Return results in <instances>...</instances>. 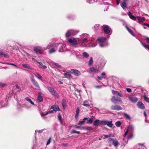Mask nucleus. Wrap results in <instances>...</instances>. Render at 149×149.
Masks as SVG:
<instances>
[{"instance_id":"33","label":"nucleus","mask_w":149,"mask_h":149,"mask_svg":"<svg viewBox=\"0 0 149 149\" xmlns=\"http://www.w3.org/2000/svg\"><path fill=\"white\" fill-rule=\"evenodd\" d=\"M34 51L36 52L37 53L41 54L42 53V51L37 48H35L34 49Z\"/></svg>"},{"instance_id":"27","label":"nucleus","mask_w":149,"mask_h":149,"mask_svg":"<svg viewBox=\"0 0 149 149\" xmlns=\"http://www.w3.org/2000/svg\"><path fill=\"white\" fill-rule=\"evenodd\" d=\"M62 105L64 109H65L66 106V101L65 99H63L62 101Z\"/></svg>"},{"instance_id":"15","label":"nucleus","mask_w":149,"mask_h":149,"mask_svg":"<svg viewBox=\"0 0 149 149\" xmlns=\"http://www.w3.org/2000/svg\"><path fill=\"white\" fill-rule=\"evenodd\" d=\"M129 99L130 101L133 103H135L138 100L137 98L133 97H129Z\"/></svg>"},{"instance_id":"48","label":"nucleus","mask_w":149,"mask_h":149,"mask_svg":"<svg viewBox=\"0 0 149 149\" xmlns=\"http://www.w3.org/2000/svg\"><path fill=\"white\" fill-rule=\"evenodd\" d=\"M96 0H87L86 1L88 3H92L96 2Z\"/></svg>"},{"instance_id":"10","label":"nucleus","mask_w":149,"mask_h":149,"mask_svg":"<svg viewBox=\"0 0 149 149\" xmlns=\"http://www.w3.org/2000/svg\"><path fill=\"white\" fill-rule=\"evenodd\" d=\"M70 72L74 75L76 76H79L81 75L80 72L77 70L72 69L70 70Z\"/></svg>"},{"instance_id":"22","label":"nucleus","mask_w":149,"mask_h":149,"mask_svg":"<svg viewBox=\"0 0 149 149\" xmlns=\"http://www.w3.org/2000/svg\"><path fill=\"white\" fill-rule=\"evenodd\" d=\"M127 4L125 1H123L121 5V6L122 8L124 9H125L127 8Z\"/></svg>"},{"instance_id":"17","label":"nucleus","mask_w":149,"mask_h":149,"mask_svg":"<svg viewBox=\"0 0 149 149\" xmlns=\"http://www.w3.org/2000/svg\"><path fill=\"white\" fill-rule=\"evenodd\" d=\"M70 30L72 36H75L79 32V31L76 30L71 29Z\"/></svg>"},{"instance_id":"58","label":"nucleus","mask_w":149,"mask_h":149,"mask_svg":"<svg viewBox=\"0 0 149 149\" xmlns=\"http://www.w3.org/2000/svg\"><path fill=\"white\" fill-rule=\"evenodd\" d=\"M111 135H104V137L103 138V139H104L105 138H108L109 137H110L111 136Z\"/></svg>"},{"instance_id":"28","label":"nucleus","mask_w":149,"mask_h":149,"mask_svg":"<svg viewBox=\"0 0 149 149\" xmlns=\"http://www.w3.org/2000/svg\"><path fill=\"white\" fill-rule=\"evenodd\" d=\"M88 118H85L83 119L82 121H80L79 122L78 124V125H81L85 123V120L87 119Z\"/></svg>"},{"instance_id":"25","label":"nucleus","mask_w":149,"mask_h":149,"mask_svg":"<svg viewBox=\"0 0 149 149\" xmlns=\"http://www.w3.org/2000/svg\"><path fill=\"white\" fill-rule=\"evenodd\" d=\"M22 65L25 68L29 69L31 70H32L33 69L32 68H31L29 64H22Z\"/></svg>"},{"instance_id":"18","label":"nucleus","mask_w":149,"mask_h":149,"mask_svg":"<svg viewBox=\"0 0 149 149\" xmlns=\"http://www.w3.org/2000/svg\"><path fill=\"white\" fill-rule=\"evenodd\" d=\"M128 15L130 18L132 19L134 21L136 20V18L134 16L132 15V13L130 12H128Z\"/></svg>"},{"instance_id":"31","label":"nucleus","mask_w":149,"mask_h":149,"mask_svg":"<svg viewBox=\"0 0 149 149\" xmlns=\"http://www.w3.org/2000/svg\"><path fill=\"white\" fill-rule=\"evenodd\" d=\"M65 78H69L71 77L70 74L69 72H66L64 74Z\"/></svg>"},{"instance_id":"44","label":"nucleus","mask_w":149,"mask_h":149,"mask_svg":"<svg viewBox=\"0 0 149 149\" xmlns=\"http://www.w3.org/2000/svg\"><path fill=\"white\" fill-rule=\"evenodd\" d=\"M76 57L79 59L80 60L82 59V56L79 54L77 53L76 54Z\"/></svg>"},{"instance_id":"19","label":"nucleus","mask_w":149,"mask_h":149,"mask_svg":"<svg viewBox=\"0 0 149 149\" xmlns=\"http://www.w3.org/2000/svg\"><path fill=\"white\" fill-rule=\"evenodd\" d=\"M54 45L52 47H53V48H52L49 50V54H52L56 52V49H57V48H56V47H54Z\"/></svg>"},{"instance_id":"1","label":"nucleus","mask_w":149,"mask_h":149,"mask_svg":"<svg viewBox=\"0 0 149 149\" xmlns=\"http://www.w3.org/2000/svg\"><path fill=\"white\" fill-rule=\"evenodd\" d=\"M78 43L81 46L84 47H95L97 45L96 41L90 38L87 33H83L80 36Z\"/></svg>"},{"instance_id":"24","label":"nucleus","mask_w":149,"mask_h":149,"mask_svg":"<svg viewBox=\"0 0 149 149\" xmlns=\"http://www.w3.org/2000/svg\"><path fill=\"white\" fill-rule=\"evenodd\" d=\"M100 121L98 119L96 120L94 122L93 125L96 127L99 125L100 124Z\"/></svg>"},{"instance_id":"2","label":"nucleus","mask_w":149,"mask_h":149,"mask_svg":"<svg viewBox=\"0 0 149 149\" xmlns=\"http://www.w3.org/2000/svg\"><path fill=\"white\" fill-rule=\"evenodd\" d=\"M54 45L55 46L54 47H56V48H59L58 52H63V49L65 48V46H64L63 44L60 43H55L52 42L49 43L45 49H49L53 46Z\"/></svg>"},{"instance_id":"41","label":"nucleus","mask_w":149,"mask_h":149,"mask_svg":"<svg viewBox=\"0 0 149 149\" xmlns=\"http://www.w3.org/2000/svg\"><path fill=\"white\" fill-rule=\"evenodd\" d=\"M107 120H102L100 121V124L102 125H106Z\"/></svg>"},{"instance_id":"47","label":"nucleus","mask_w":149,"mask_h":149,"mask_svg":"<svg viewBox=\"0 0 149 149\" xmlns=\"http://www.w3.org/2000/svg\"><path fill=\"white\" fill-rule=\"evenodd\" d=\"M37 76H36L37 78L41 80H42V76L38 73H36Z\"/></svg>"},{"instance_id":"12","label":"nucleus","mask_w":149,"mask_h":149,"mask_svg":"<svg viewBox=\"0 0 149 149\" xmlns=\"http://www.w3.org/2000/svg\"><path fill=\"white\" fill-rule=\"evenodd\" d=\"M103 1L104 4H111L112 3V0H96V2Z\"/></svg>"},{"instance_id":"62","label":"nucleus","mask_w":149,"mask_h":149,"mask_svg":"<svg viewBox=\"0 0 149 149\" xmlns=\"http://www.w3.org/2000/svg\"><path fill=\"white\" fill-rule=\"evenodd\" d=\"M112 93L113 94L116 95L117 91H113V90H112Z\"/></svg>"},{"instance_id":"35","label":"nucleus","mask_w":149,"mask_h":149,"mask_svg":"<svg viewBox=\"0 0 149 149\" xmlns=\"http://www.w3.org/2000/svg\"><path fill=\"white\" fill-rule=\"evenodd\" d=\"M82 128L87 130L91 131L93 130V128L91 127H83Z\"/></svg>"},{"instance_id":"57","label":"nucleus","mask_w":149,"mask_h":149,"mask_svg":"<svg viewBox=\"0 0 149 149\" xmlns=\"http://www.w3.org/2000/svg\"><path fill=\"white\" fill-rule=\"evenodd\" d=\"M145 100L147 102H149V98L146 96L144 97Z\"/></svg>"},{"instance_id":"56","label":"nucleus","mask_w":149,"mask_h":149,"mask_svg":"<svg viewBox=\"0 0 149 149\" xmlns=\"http://www.w3.org/2000/svg\"><path fill=\"white\" fill-rule=\"evenodd\" d=\"M44 130V129H42L40 130H36L35 131V132L36 133V132H38V133H40L43 132Z\"/></svg>"},{"instance_id":"5","label":"nucleus","mask_w":149,"mask_h":149,"mask_svg":"<svg viewBox=\"0 0 149 149\" xmlns=\"http://www.w3.org/2000/svg\"><path fill=\"white\" fill-rule=\"evenodd\" d=\"M79 38H72L68 40V42L70 44L74 46H75L79 44Z\"/></svg>"},{"instance_id":"7","label":"nucleus","mask_w":149,"mask_h":149,"mask_svg":"<svg viewBox=\"0 0 149 149\" xmlns=\"http://www.w3.org/2000/svg\"><path fill=\"white\" fill-rule=\"evenodd\" d=\"M108 142L109 143H112L115 147H117L119 144V142L115 139L109 138Z\"/></svg>"},{"instance_id":"61","label":"nucleus","mask_w":149,"mask_h":149,"mask_svg":"<svg viewBox=\"0 0 149 149\" xmlns=\"http://www.w3.org/2000/svg\"><path fill=\"white\" fill-rule=\"evenodd\" d=\"M102 87V86L101 85H98L96 86H95V88H101Z\"/></svg>"},{"instance_id":"49","label":"nucleus","mask_w":149,"mask_h":149,"mask_svg":"<svg viewBox=\"0 0 149 149\" xmlns=\"http://www.w3.org/2000/svg\"><path fill=\"white\" fill-rule=\"evenodd\" d=\"M115 101L116 102V104L118 102H122V101L120 98L118 99L116 98Z\"/></svg>"},{"instance_id":"32","label":"nucleus","mask_w":149,"mask_h":149,"mask_svg":"<svg viewBox=\"0 0 149 149\" xmlns=\"http://www.w3.org/2000/svg\"><path fill=\"white\" fill-rule=\"evenodd\" d=\"M80 109L78 107L76 110V114L75 116V118L76 119L78 118V116L79 115V112Z\"/></svg>"},{"instance_id":"23","label":"nucleus","mask_w":149,"mask_h":149,"mask_svg":"<svg viewBox=\"0 0 149 149\" xmlns=\"http://www.w3.org/2000/svg\"><path fill=\"white\" fill-rule=\"evenodd\" d=\"M106 75V73L105 72H103L100 77L98 76H97V78L98 79L100 80H102L103 78H105V76Z\"/></svg>"},{"instance_id":"13","label":"nucleus","mask_w":149,"mask_h":149,"mask_svg":"<svg viewBox=\"0 0 149 149\" xmlns=\"http://www.w3.org/2000/svg\"><path fill=\"white\" fill-rule=\"evenodd\" d=\"M136 18L138 20L137 22L141 24L142 23L146 20V18L144 17L137 16Z\"/></svg>"},{"instance_id":"21","label":"nucleus","mask_w":149,"mask_h":149,"mask_svg":"<svg viewBox=\"0 0 149 149\" xmlns=\"http://www.w3.org/2000/svg\"><path fill=\"white\" fill-rule=\"evenodd\" d=\"M101 26H100V25L98 24H95L94 27V30L96 31H98L100 29V28L101 27Z\"/></svg>"},{"instance_id":"42","label":"nucleus","mask_w":149,"mask_h":149,"mask_svg":"<svg viewBox=\"0 0 149 149\" xmlns=\"http://www.w3.org/2000/svg\"><path fill=\"white\" fill-rule=\"evenodd\" d=\"M93 62V58L92 57H91L89 59V61L88 62V64L89 65H91Z\"/></svg>"},{"instance_id":"34","label":"nucleus","mask_w":149,"mask_h":149,"mask_svg":"<svg viewBox=\"0 0 149 149\" xmlns=\"http://www.w3.org/2000/svg\"><path fill=\"white\" fill-rule=\"evenodd\" d=\"M82 56L86 58H87L89 56V54L86 52H84L82 54Z\"/></svg>"},{"instance_id":"36","label":"nucleus","mask_w":149,"mask_h":149,"mask_svg":"<svg viewBox=\"0 0 149 149\" xmlns=\"http://www.w3.org/2000/svg\"><path fill=\"white\" fill-rule=\"evenodd\" d=\"M127 130L128 131H132L134 130V127L132 124H129Z\"/></svg>"},{"instance_id":"46","label":"nucleus","mask_w":149,"mask_h":149,"mask_svg":"<svg viewBox=\"0 0 149 149\" xmlns=\"http://www.w3.org/2000/svg\"><path fill=\"white\" fill-rule=\"evenodd\" d=\"M116 98L115 96H113L112 97L111 99V101L113 102L114 104H116V102H115Z\"/></svg>"},{"instance_id":"51","label":"nucleus","mask_w":149,"mask_h":149,"mask_svg":"<svg viewBox=\"0 0 149 149\" xmlns=\"http://www.w3.org/2000/svg\"><path fill=\"white\" fill-rule=\"evenodd\" d=\"M71 134H75L76 133L77 134H79L80 133V132L74 130H72L71 131Z\"/></svg>"},{"instance_id":"55","label":"nucleus","mask_w":149,"mask_h":149,"mask_svg":"<svg viewBox=\"0 0 149 149\" xmlns=\"http://www.w3.org/2000/svg\"><path fill=\"white\" fill-rule=\"evenodd\" d=\"M51 138L50 137L49 139L47 141V144H46L47 145H48L51 142Z\"/></svg>"},{"instance_id":"8","label":"nucleus","mask_w":149,"mask_h":149,"mask_svg":"<svg viewBox=\"0 0 149 149\" xmlns=\"http://www.w3.org/2000/svg\"><path fill=\"white\" fill-rule=\"evenodd\" d=\"M30 74L31 75V76L30 77V78L32 82L36 87L38 88V89L40 90L41 89L40 88L38 83L35 80L34 78V77L33 75L31 73Z\"/></svg>"},{"instance_id":"54","label":"nucleus","mask_w":149,"mask_h":149,"mask_svg":"<svg viewBox=\"0 0 149 149\" xmlns=\"http://www.w3.org/2000/svg\"><path fill=\"white\" fill-rule=\"evenodd\" d=\"M36 61L39 64V67L40 68H41V67L42 66V63L41 62H39L38 61H37V60H36Z\"/></svg>"},{"instance_id":"4","label":"nucleus","mask_w":149,"mask_h":149,"mask_svg":"<svg viewBox=\"0 0 149 149\" xmlns=\"http://www.w3.org/2000/svg\"><path fill=\"white\" fill-rule=\"evenodd\" d=\"M97 41L100 46L101 47H103L107 46L108 45V43L107 41V38L100 37L98 38Z\"/></svg>"},{"instance_id":"20","label":"nucleus","mask_w":149,"mask_h":149,"mask_svg":"<svg viewBox=\"0 0 149 149\" xmlns=\"http://www.w3.org/2000/svg\"><path fill=\"white\" fill-rule=\"evenodd\" d=\"M112 121V120H111L110 121L107 120L106 125H107V126L109 127H112L113 126Z\"/></svg>"},{"instance_id":"63","label":"nucleus","mask_w":149,"mask_h":149,"mask_svg":"<svg viewBox=\"0 0 149 149\" xmlns=\"http://www.w3.org/2000/svg\"><path fill=\"white\" fill-rule=\"evenodd\" d=\"M128 131V130H127L125 132V134L123 135L124 137H125L126 136V135L127 134Z\"/></svg>"},{"instance_id":"38","label":"nucleus","mask_w":149,"mask_h":149,"mask_svg":"<svg viewBox=\"0 0 149 149\" xmlns=\"http://www.w3.org/2000/svg\"><path fill=\"white\" fill-rule=\"evenodd\" d=\"M126 28L127 30L132 35L134 36H135L133 34V32L132 30H131L127 26H126Z\"/></svg>"},{"instance_id":"9","label":"nucleus","mask_w":149,"mask_h":149,"mask_svg":"<svg viewBox=\"0 0 149 149\" xmlns=\"http://www.w3.org/2000/svg\"><path fill=\"white\" fill-rule=\"evenodd\" d=\"M146 40L148 45L146 44L145 43H143L141 42V44L146 49L149 50V38L148 37L146 38Z\"/></svg>"},{"instance_id":"29","label":"nucleus","mask_w":149,"mask_h":149,"mask_svg":"<svg viewBox=\"0 0 149 149\" xmlns=\"http://www.w3.org/2000/svg\"><path fill=\"white\" fill-rule=\"evenodd\" d=\"M70 36H72L71 32L70 30H68L66 32L65 34V37L66 38H68Z\"/></svg>"},{"instance_id":"53","label":"nucleus","mask_w":149,"mask_h":149,"mask_svg":"<svg viewBox=\"0 0 149 149\" xmlns=\"http://www.w3.org/2000/svg\"><path fill=\"white\" fill-rule=\"evenodd\" d=\"M116 95H118L120 97H122L123 96V95H122V94L120 93L118 91H117Z\"/></svg>"},{"instance_id":"16","label":"nucleus","mask_w":149,"mask_h":149,"mask_svg":"<svg viewBox=\"0 0 149 149\" xmlns=\"http://www.w3.org/2000/svg\"><path fill=\"white\" fill-rule=\"evenodd\" d=\"M138 107L142 109H143L145 108L144 104L141 102H138L137 104Z\"/></svg>"},{"instance_id":"45","label":"nucleus","mask_w":149,"mask_h":149,"mask_svg":"<svg viewBox=\"0 0 149 149\" xmlns=\"http://www.w3.org/2000/svg\"><path fill=\"white\" fill-rule=\"evenodd\" d=\"M121 123L120 121H116L115 123L117 127H119L121 125Z\"/></svg>"},{"instance_id":"52","label":"nucleus","mask_w":149,"mask_h":149,"mask_svg":"<svg viewBox=\"0 0 149 149\" xmlns=\"http://www.w3.org/2000/svg\"><path fill=\"white\" fill-rule=\"evenodd\" d=\"M93 122V120L92 118H90L89 120H88L87 123L91 124Z\"/></svg>"},{"instance_id":"37","label":"nucleus","mask_w":149,"mask_h":149,"mask_svg":"<svg viewBox=\"0 0 149 149\" xmlns=\"http://www.w3.org/2000/svg\"><path fill=\"white\" fill-rule=\"evenodd\" d=\"M26 100L29 102H30L32 104L34 105V102L31 100V99L28 97L25 98Z\"/></svg>"},{"instance_id":"60","label":"nucleus","mask_w":149,"mask_h":149,"mask_svg":"<svg viewBox=\"0 0 149 149\" xmlns=\"http://www.w3.org/2000/svg\"><path fill=\"white\" fill-rule=\"evenodd\" d=\"M126 90L129 93H130L132 92L131 89L129 88H127Z\"/></svg>"},{"instance_id":"14","label":"nucleus","mask_w":149,"mask_h":149,"mask_svg":"<svg viewBox=\"0 0 149 149\" xmlns=\"http://www.w3.org/2000/svg\"><path fill=\"white\" fill-rule=\"evenodd\" d=\"M51 109H53L52 110H51L52 111H53H53H59L60 110L58 106V105H55L52 106L51 107Z\"/></svg>"},{"instance_id":"59","label":"nucleus","mask_w":149,"mask_h":149,"mask_svg":"<svg viewBox=\"0 0 149 149\" xmlns=\"http://www.w3.org/2000/svg\"><path fill=\"white\" fill-rule=\"evenodd\" d=\"M5 84L3 83L0 82V87H2L4 86Z\"/></svg>"},{"instance_id":"30","label":"nucleus","mask_w":149,"mask_h":149,"mask_svg":"<svg viewBox=\"0 0 149 149\" xmlns=\"http://www.w3.org/2000/svg\"><path fill=\"white\" fill-rule=\"evenodd\" d=\"M84 103L83 105L86 107H88L90 106L89 104L88 103V101L87 100H85L84 102Z\"/></svg>"},{"instance_id":"40","label":"nucleus","mask_w":149,"mask_h":149,"mask_svg":"<svg viewBox=\"0 0 149 149\" xmlns=\"http://www.w3.org/2000/svg\"><path fill=\"white\" fill-rule=\"evenodd\" d=\"M37 99L40 102L43 101V97L40 94L38 95L37 97Z\"/></svg>"},{"instance_id":"6","label":"nucleus","mask_w":149,"mask_h":149,"mask_svg":"<svg viewBox=\"0 0 149 149\" xmlns=\"http://www.w3.org/2000/svg\"><path fill=\"white\" fill-rule=\"evenodd\" d=\"M47 88L52 95L57 98H59V95L56 92V91L54 90L53 88L49 86H47Z\"/></svg>"},{"instance_id":"43","label":"nucleus","mask_w":149,"mask_h":149,"mask_svg":"<svg viewBox=\"0 0 149 149\" xmlns=\"http://www.w3.org/2000/svg\"><path fill=\"white\" fill-rule=\"evenodd\" d=\"M123 115L126 118H127L129 120L130 119V117L128 114L127 113H124L123 114Z\"/></svg>"},{"instance_id":"50","label":"nucleus","mask_w":149,"mask_h":149,"mask_svg":"<svg viewBox=\"0 0 149 149\" xmlns=\"http://www.w3.org/2000/svg\"><path fill=\"white\" fill-rule=\"evenodd\" d=\"M58 118L59 120L60 121V122L61 123L62 122V117L60 115V114L59 113L58 115Z\"/></svg>"},{"instance_id":"26","label":"nucleus","mask_w":149,"mask_h":149,"mask_svg":"<svg viewBox=\"0 0 149 149\" xmlns=\"http://www.w3.org/2000/svg\"><path fill=\"white\" fill-rule=\"evenodd\" d=\"M89 70L90 71L94 73H98L99 71L96 69L94 68L93 67H91L89 68Z\"/></svg>"},{"instance_id":"3","label":"nucleus","mask_w":149,"mask_h":149,"mask_svg":"<svg viewBox=\"0 0 149 149\" xmlns=\"http://www.w3.org/2000/svg\"><path fill=\"white\" fill-rule=\"evenodd\" d=\"M101 27L104 31V33L107 35V38H109L110 36L112 33V30L111 28L107 25H104L101 26Z\"/></svg>"},{"instance_id":"39","label":"nucleus","mask_w":149,"mask_h":149,"mask_svg":"<svg viewBox=\"0 0 149 149\" xmlns=\"http://www.w3.org/2000/svg\"><path fill=\"white\" fill-rule=\"evenodd\" d=\"M52 112H53V111H48L47 112L45 113H44L42 112L41 113V115L43 117L45 116L49 113H52Z\"/></svg>"},{"instance_id":"64","label":"nucleus","mask_w":149,"mask_h":149,"mask_svg":"<svg viewBox=\"0 0 149 149\" xmlns=\"http://www.w3.org/2000/svg\"><path fill=\"white\" fill-rule=\"evenodd\" d=\"M143 25L149 28V24H148L147 23H144L143 24Z\"/></svg>"},{"instance_id":"11","label":"nucleus","mask_w":149,"mask_h":149,"mask_svg":"<svg viewBox=\"0 0 149 149\" xmlns=\"http://www.w3.org/2000/svg\"><path fill=\"white\" fill-rule=\"evenodd\" d=\"M111 109L112 110L119 111L122 110V108L120 106L118 105H114L111 107Z\"/></svg>"}]
</instances>
